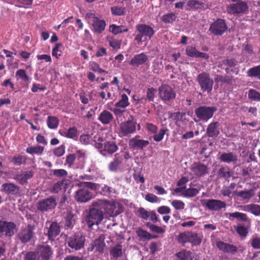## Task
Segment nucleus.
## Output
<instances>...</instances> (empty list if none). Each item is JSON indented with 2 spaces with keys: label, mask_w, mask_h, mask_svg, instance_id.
Returning a JSON list of instances; mask_svg holds the SVG:
<instances>
[{
  "label": "nucleus",
  "mask_w": 260,
  "mask_h": 260,
  "mask_svg": "<svg viewBox=\"0 0 260 260\" xmlns=\"http://www.w3.org/2000/svg\"><path fill=\"white\" fill-rule=\"evenodd\" d=\"M157 212L160 214H168L171 212V209L168 206H162L157 208Z\"/></svg>",
  "instance_id": "61"
},
{
  "label": "nucleus",
  "mask_w": 260,
  "mask_h": 260,
  "mask_svg": "<svg viewBox=\"0 0 260 260\" xmlns=\"http://www.w3.org/2000/svg\"><path fill=\"white\" fill-rule=\"evenodd\" d=\"M92 207L86 218V221L89 228L93 225L100 224L104 218L103 211L95 207Z\"/></svg>",
  "instance_id": "4"
},
{
  "label": "nucleus",
  "mask_w": 260,
  "mask_h": 260,
  "mask_svg": "<svg viewBox=\"0 0 260 260\" xmlns=\"http://www.w3.org/2000/svg\"><path fill=\"white\" fill-rule=\"evenodd\" d=\"M177 240L181 243H185L189 242V232H184L179 234L177 237Z\"/></svg>",
  "instance_id": "51"
},
{
  "label": "nucleus",
  "mask_w": 260,
  "mask_h": 260,
  "mask_svg": "<svg viewBox=\"0 0 260 260\" xmlns=\"http://www.w3.org/2000/svg\"><path fill=\"white\" fill-rule=\"evenodd\" d=\"M0 232L6 236H11L16 232V226L11 222L0 221Z\"/></svg>",
  "instance_id": "14"
},
{
  "label": "nucleus",
  "mask_w": 260,
  "mask_h": 260,
  "mask_svg": "<svg viewBox=\"0 0 260 260\" xmlns=\"http://www.w3.org/2000/svg\"><path fill=\"white\" fill-rule=\"evenodd\" d=\"M124 250L121 244H117L110 251V254L114 257L121 256L123 253Z\"/></svg>",
  "instance_id": "34"
},
{
  "label": "nucleus",
  "mask_w": 260,
  "mask_h": 260,
  "mask_svg": "<svg viewBox=\"0 0 260 260\" xmlns=\"http://www.w3.org/2000/svg\"><path fill=\"white\" fill-rule=\"evenodd\" d=\"M24 260H40L39 257H37V255L35 253L29 252L25 255Z\"/></svg>",
  "instance_id": "64"
},
{
  "label": "nucleus",
  "mask_w": 260,
  "mask_h": 260,
  "mask_svg": "<svg viewBox=\"0 0 260 260\" xmlns=\"http://www.w3.org/2000/svg\"><path fill=\"white\" fill-rule=\"evenodd\" d=\"M247 74L249 77H254L260 79V65L250 69Z\"/></svg>",
  "instance_id": "44"
},
{
  "label": "nucleus",
  "mask_w": 260,
  "mask_h": 260,
  "mask_svg": "<svg viewBox=\"0 0 260 260\" xmlns=\"http://www.w3.org/2000/svg\"><path fill=\"white\" fill-rule=\"evenodd\" d=\"M217 247L223 252H230L234 253L237 251V248L233 245H230L222 241H218L216 243Z\"/></svg>",
  "instance_id": "26"
},
{
  "label": "nucleus",
  "mask_w": 260,
  "mask_h": 260,
  "mask_svg": "<svg viewBox=\"0 0 260 260\" xmlns=\"http://www.w3.org/2000/svg\"><path fill=\"white\" fill-rule=\"evenodd\" d=\"M171 205L176 210H183L185 207L184 203L180 200H178L172 201L171 202Z\"/></svg>",
  "instance_id": "53"
},
{
  "label": "nucleus",
  "mask_w": 260,
  "mask_h": 260,
  "mask_svg": "<svg viewBox=\"0 0 260 260\" xmlns=\"http://www.w3.org/2000/svg\"><path fill=\"white\" fill-rule=\"evenodd\" d=\"M60 233V228L56 222H52L48 231L49 239L53 240Z\"/></svg>",
  "instance_id": "29"
},
{
  "label": "nucleus",
  "mask_w": 260,
  "mask_h": 260,
  "mask_svg": "<svg viewBox=\"0 0 260 260\" xmlns=\"http://www.w3.org/2000/svg\"><path fill=\"white\" fill-rule=\"evenodd\" d=\"M248 97L250 100L260 101V93L254 89H250L248 91Z\"/></svg>",
  "instance_id": "50"
},
{
  "label": "nucleus",
  "mask_w": 260,
  "mask_h": 260,
  "mask_svg": "<svg viewBox=\"0 0 260 260\" xmlns=\"http://www.w3.org/2000/svg\"><path fill=\"white\" fill-rule=\"evenodd\" d=\"M136 34L135 40L139 44L150 39L154 35V31L152 27L146 24H138L136 26Z\"/></svg>",
  "instance_id": "3"
},
{
  "label": "nucleus",
  "mask_w": 260,
  "mask_h": 260,
  "mask_svg": "<svg viewBox=\"0 0 260 260\" xmlns=\"http://www.w3.org/2000/svg\"><path fill=\"white\" fill-rule=\"evenodd\" d=\"M92 206L102 211L106 218L115 216L120 214V205L116 201L98 200L92 203Z\"/></svg>",
  "instance_id": "1"
},
{
  "label": "nucleus",
  "mask_w": 260,
  "mask_h": 260,
  "mask_svg": "<svg viewBox=\"0 0 260 260\" xmlns=\"http://www.w3.org/2000/svg\"><path fill=\"white\" fill-rule=\"evenodd\" d=\"M65 152V147L63 145H61L57 148H56L53 151L55 155L57 157L61 156Z\"/></svg>",
  "instance_id": "59"
},
{
  "label": "nucleus",
  "mask_w": 260,
  "mask_h": 260,
  "mask_svg": "<svg viewBox=\"0 0 260 260\" xmlns=\"http://www.w3.org/2000/svg\"><path fill=\"white\" fill-rule=\"evenodd\" d=\"M175 19V15L173 14H167L162 17V21L166 23H172Z\"/></svg>",
  "instance_id": "56"
},
{
  "label": "nucleus",
  "mask_w": 260,
  "mask_h": 260,
  "mask_svg": "<svg viewBox=\"0 0 260 260\" xmlns=\"http://www.w3.org/2000/svg\"><path fill=\"white\" fill-rule=\"evenodd\" d=\"M137 233L138 236L141 238H144L147 239H151L155 238V237L151 236L148 232L141 229L138 230Z\"/></svg>",
  "instance_id": "55"
},
{
  "label": "nucleus",
  "mask_w": 260,
  "mask_h": 260,
  "mask_svg": "<svg viewBox=\"0 0 260 260\" xmlns=\"http://www.w3.org/2000/svg\"><path fill=\"white\" fill-rule=\"evenodd\" d=\"M206 206L210 210H219L221 208H225L226 204L220 200L212 199L207 201Z\"/></svg>",
  "instance_id": "22"
},
{
  "label": "nucleus",
  "mask_w": 260,
  "mask_h": 260,
  "mask_svg": "<svg viewBox=\"0 0 260 260\" xmlns=\"http://www.w3.org/2000/svg\"><path fill=\"white\" fill-rule=\"evenodd\" d=\"M148 59V57L144 53H141L134 55L129 64L134 67H138L145 63Z\"/></svg>",
  "instance_id": "20"
},
{
  "label": "nucleus",
  "mask_w": 260,
  "mask_h": 260,
  "mask_svg": "<svg viewBox=\"0 0 260 260\" xmlns=\"http://www.w3.org/2000/svg\"><path fill=\"white\" fill-rule=\"evenodd\" d=\"M217 109L214 107L201 106L195 110V114L200 120L207 122L211 118Z\"/></svg>",
  "instance_id": "6"
},
{
  "label": "nucleus",
  "mask_w": 260,
  "mask_h": 260,
  "mask_svg": "<svg viewBox=\"0 0 260 260\" xmlns=\"http://www.w3.org/2000/svg\"><path fill=\"white\" fill-rule=\"evenodd\" d=\"M218 126L219 123L218 122H214L209 124L207 129V135L210 137L217 136L219 133Z\"/></svg>",
  "instance_id": "27"
},
{
  "label": "nucleus",
  "mask_w": 260,
  "mask_h": 260,
  "mask_svg": "<svg viewBox=\"0 0 260 260\" xmlns=\"http://www.w3.org/2000/svg\"><path fill=\"white\" fill-rule=\"evenodd\" d=\"M85 19L89 23L91 24L94 32L101 33L105 30L106 25L105 21L98 18L94 14L91 13L86 14Z\"/></svg>",
  "instance_id": "5"
},
{
  "label": "nucleus",
  "mask_w": 260,
  "mask_h": 260,
  "mask_svg": "<svg viewBox=\"0 0 260 260\" xmlns=\"http://www.w3.org/2000/svg\"><path fill=\"white\" fill-rule=\"evenodd\" d=\"M56 205V199L50 197L39 201L37 204V209L41 211H49L53 209Z\"/></svg>",
  "instance_id": "9"
},
{
  "label": "nucleus",
  "mask_w": 260,
  "mask_h": 260,
  "mask_svg": "<svg viewBox=\"0 0 260 260\" xmlns=\"http://www.w3.org/2000/svg\"><path fill=\"white\" fill-rule=\"evenodd\" d=\"M247 9V4L241 2L235 4H231L227 8V11L229 13L236 14L245 12Z\"/></svg>",
  "instance_id": "19"
},
{
  "label": "nucleus",
  "mask_w": 260,
  "mask_h": 260,
  "mask_svg": "<svg viewBox=\"0 0 260 260\" xmlns=\"http://www.w3.org/2000/svg\"><path fill=\"white\" fill-rule=\"evenodd\" d=\"M254 194V191L253 189L244 190L239 191L237 195L244 200H249Z\"/></svg>",
  "instance_id": "39"
},
{
  "label": "nucleus",
  "mask_w": 260,
  "mask_h": 260,
  "mask_svg": "<svg viewBox=\"0 0 260 260\" xmlns=\"http://www.w3.org/2000/svg\"><path fill=\"white\" fill-rule=\"evenodd\" d=\"M158 91L160 98L164 101H169L176 96L175 91L170 86L166 84L160 86Z\"/></svg>",
  "instance_id": "8"
},
{
  "label": "nucleus",
  "mask_w": 260,
  "mask_h": 260,
  "mask_svg": "<svg viewBox=\"0 0 260 260\" xmlns=\"http://www.w3.org/2000/svg\"><path fill=\"white\" fill-rule=\"evenodd\" d=\"M240 210L250 212L255 216L260 215V205L254 204H250L246 205L241 206Z\"/></svg>",
  "instance_id": "24"
},
{
  "label": "nucleus",
  "mask_w": 260,
  "mask_h": 260,
  "mask_svg": "<svg viewBox=\"0 0 260 260\" xmlns=\"http://www.w3.org/2000/svg\"><path fill=\"white\" fill-rule=\"evenodd\" d=\"M96 148L100 149L101 152L104 155L107 154L113 153L118 149L117 145L113 141L107 142L104 145L102 143H97Z\"/></svg>",
  "instance_id": "10"
},
{
  "label": "nucleus",
  "mask_w": 260,
  "mask_h": 260,
  "mask_svg": "<svg viewBox=\"0 0 260 260\" xmlns=\"http://www.w3.org/2000/svg\"><path fill=\"white\" fill-rule=\"evenodd\" d=\"M75 221V218L74 215L71 212L68 213L65 225L69 228H71L73 226Z\"/></svg>",
  "instance_id": "47"
},
{
  "label": "nucleus",
  "mask_w": 260,
  "mask_h": 260,
  "mask_svg": "<svg viewBox=\"0 0 260 260\" xmlns=\"http://www.w3.org/2000/svg\"><path fill=\"white\" fill-rule=\"evenodd\" d=\"M229 218L231 220V217H234L237 219L239 220L245 221L247 220V215L242 213H240L239 212H236L234 213H230L228 214Z\"/></svg>",
  "instance_id": "42"
},
{
  "label": "nucleus",
  "mask_w": 260,
  "mask_h": 260,
  "mask_svg": "<svg viewBox=\"0 0 260 260\" xmlns=\"http://www.w3.org/2000/svg\"><path fill=\"white\" fill-rule=\"evenodd\" d=\"M19 187L13 183H5L2 185V190L7 194H15L19 192Z\"/></svg>",
  "instance_id": "25"
},
{
  "label": "nucleus",
  "mask_w": 260,
  "mask_h": 260,
  "mask_svg": "<svg viewBox=\"0 0 260 260\" xmlns=\"http://www.w3.org/2000/svg\"><path fill=\"white\" fill-rule=\"evenodd\" d=\"M155 89L154 88H149L147 90V98L149 101H153L155 97Z\"/></svg>",
  "instance_id": "57"
},
{
  "label": "nucleus",
  "mask_w": 260,
  "mask_h": 260,
  "mask_svg": "<svg viewBox=\"0 0 260 260\" xmlns=\"http://www.w3.org/2000/svg\"><path fill=\"white\" fill-rule=\"evenodd\" d=\"M197 80L203 91L209 93L212 91L213 81L210 78L209 74L205 73L200 74L198 76Z\"/></svg>",
  "instance_id": "7"
},
{
  "label": "nucleus",
  "mask_w": 260,
  "mask_h": 260,
  "mask_svg": "<svg viewBox=\"0 0 260 260\" xmlns=\"http://www.w3.org/2000/svg\"><path fill=\"white\" fill-rule=\"evenodd\" d=\"M120 164V161L117 157L115 158L109 165V169L110 171L115 172L117 171Z\"/></svg>",
  "instance_id": "52"
},
{
  "label": "nucleus",
  "mask_w": 260,
  "mask_h": 260,
  "mask_svg": "<svg viewBox=\"0 0 260 260\" xmlns=\"http://www.w3.org/2000/svg\"><path fill=\"white\" fill-rule=\"evenodd\" d=\"M107 40L110 46L113 49L118 50L120 48L121 41L115 39L110 36L107 37Z\"/></svg>",
  "instance_id": "38"
},
{
  "label": "nucleus",
  "mask_w": 260,
  "mask_h": 260,
  "mask_svg": "<svg viewBox=\"0 0 260 260\" xmlns=\"http://www.w3.org/2000/svg\"><path fill=\"white\" fill-rule=\"evenodd\" d=\"M190 170L191 174L195 177H200L207 173L206 166L200 163L192 165Z\"/></svg>",
  "instance_id": "21"
},
{
  "label": "nucleus",
  "mask_w": 260,
  "mask_h": 260,
  "mask_svg": "<svg viewBox=\"0 0 260 260\" xmlns=\"http://www.w3.org/2000/svg\"><path fill=\"white\" fill-rule=\"evenodd\" d=\"M186 54L191 57H199L205 59H207L209 57L208 54L201 52L196 48V47L192 46H188L186 48Z\"/></svg>",
  "instance_id": "18"
},
{
  "label": "nucleus",
  "mask_w": 260,
  "mask_h": 260,
  "mask_svg": "<svg viewBox=\"0 0 260 260\" xmlns=\"http://www.w3.org/2000/svg\"><path fill=\"white\" fill-rule=\"evenodd\" d=\"M227 29L225 21L222 19H218L212 24L210 27V30L216 35H222Z\"/></svg>",
  "instance_id": "12"
},
{
  "label": "nucleus",
  "mask_w": 260,
  "mask_h": 260,
  "mask_svg": "<svg viewBox=\"0 0 260 260\" xmlns=\"http://www.w3.org/2000/svg\"><path fill=\"white\" fill-rule=\"evenodd\" d=\"M251 245L255 249H260V237H256L253 238Z\"/></svg>",
  "instance_id": "63"
},
{
  "label": "nucleus",
  "mask_w": 260,
  "mask_h": 260,
  "mask_svg": "<svg viewBox=\"0 0 260 260\" xmlns=\"http://www.w3.org/2000/svg\"><path fill=\"white\" fill-rule=\"evenodd\" d=\"M63 136L69 138L76 137L78 136L77 129L75 127H70L67 131L64 132Z\"/></svg>",
  "instance_id": "48"
},
{
  "label": "nucleus",
  "mask_w": 260,
  "mask_h": 260,
  "mask_svg": "<svg viewBox=\"0 0 260 260\" xmlns=\"http://www.w3.org/2000/svg\"><path fill=\"white\" fill-rule=\"evenodd\" d=\"M129 105L128 98L125 94H122L120 100L115 104V106L124 108Z\"/></svg>",
  "instance_id": "41"
},
{
  "label": "nucleus",
  "mask_w": 260,
  "mask_h": 260,
  "mask_svg": "<svg viewBox=\"0 0 260 260\" xmlns=\"http://www.w3.org/2000/svg\"><path fill=\"white\" fill-rule=\"evenodd\" d=\"M15 77L17 80H21L23 82H28L29 81L28 76L26 74V71L23 69H19L16 72Z\"/></svg>",
  "instance_id": "35"
},
{
  "label": "nucleus",
  "mask_w": 260,
  "mask_h": 260,
  "mask_svg": "<svg viewBox=\"0 0 260 260\" xmlns=\"http://www.w3.org/2000/svg\"><path fill=\"white\" fill-rule=\"evenodd\" d=\"M89 68L92 71L95 72H98L99 73H107V72L101 69L100 66L97 63L94 61L89 62Z\"/></svg>",
  "instance_id": "54"
},
{
  "label": "nucleus",
  "mask_w": 260,
  "mask_h": 260,
  "mask_svg": "<svg viewBox=\"0 0 260 260\" xmlns=\"http://www.w3.org/2000/svg\"><path fill=\"white\" fill-rule=\"evenodd\" d=\"M34 227L30 225L21 230L18 234V237L23 242H28L33 236Z\"/></svg>",
  "instance_id": "17"
},
{
  "label": "nucleus",
  "mask_w": 260,
  "mask_h": 260,
  "mask_svg": "<svg viewBox=\"0 0 260 260\" xmlns=\"http://www.w3.org/2000/svg\"><path fill=\"white\" fill-rule=\"evenodd\" d=\"M52 253L50 247L44 245L39 247L37 254L40 260H49Z\"/></svg>",
  "instance_id": "23"
},
{
  "label": "nucleus",
  "mask_w": 260,
  "mask_h": 260,
  "mask_svg": "<svg viewBox=\"0 0 260 260\" xmlns=\"http://www.w3.org/2000/svg\"><path fill=\"white\" fill-rule=\"evenodd\" d=\"M78 186L81 188L76 192L75 198L79 202H86L90 200L92 195L89 190H96L99 188L98 184L90 182L78 184Z\"/></svg>",
  "instance_id": "2"
},
{
  "label": "nucleus",
  "mask_w": 260,
  "mask_h": 260,
  "mask_svg": "<svg viewBox=\"0 0 260 260\" xmlns=\"http://www.w3.org/2000/svg\"><path fill=\"white\" fill-rule=\"evenodd\" d=\"M85 239L83 237L75 235L70 237L68 241V245L72 248L78 250L82 248L84 244Z\"/></svg>",
  "instance_id": "11"
},
{
  "label": "nucleus",
  "mask_w": 260,
  "mask_h": 260,
  "mask_svg": "<svg viewBox=\"0 0 260 260\" xmlns=\"http://www.w3.org/2000/svg\"><path fill=\"white\" fill-rule=\"evenodd\" d=\"M201 188L199 186L193 187L191 184H190V187L186 189L185 187H180L175 189L177 192H182L183 196L185 197H192L196 196L200 190Z\"/></svg>",
  "instance_id": "16"
},
{
  "label": "nucleus",
  "mask_w": 260,
  "mask_h": 260,
  "mask_svg": "<svg viewBox=\"0 0 260 260\" xmlns=\"http://www.w3.org/2000/svg\"><path fill=\"white\" fill-rule=\"evenodd\" d=\"M111 13L113 15L121 16L125 13V8L122 7L114 6L111 8Z\"/></svg>",
  "instance_id": "49"
},
{
  "label": "nucleus",
  "mask_w": 260,
  "mask_h": 260,
  "mask_svg": "<svg viewBox=\"0 0 260 260\" xmlns=\"http://www.w3.org/2000/svg\"><path fill=\"white\" fill-rule=\"evenodd\" d=\"M236 231L241 236L246 237L248 234V229L241 225L237 226Z\"/></svg>",
  "instance_id": "58"
},
{
  "label": "nucleus",
  "mask_w": 260,
  "mask_h": 260,
  "mask_svg": "<svg viewBox=\"0 0 260 260\" xmlns=\"http://www.w3.org/2000/svg\"><path fill=\"white\" fill-rule=\"evenodd\" d=\"M44 150V147L40 145L35 147H29L26 149V152L31 154H37L41 155Z\"/></svg>",
  "instance_id": "36"
},
{
  "label": "nucleus",
  "mask_w": 260,
  "mask_h": 260,
  "mask_svg": "<svg viewBox=\"0 0 260 260\" xmlns=\"http://www.w3.org/2000/svg\"><path fill=\"white\" fill-rule=\"evenodd\" d=\"M145 200L150 203H157L159 201L158 198L152 193H148L145 196Z\"/></svg>",
  "instance_id": "60"
},
{
  "label": "nucleus",
  "mask_w": 260,
  "mask_h": 260,
  "mask_svg": "<svg viewBox=\"0 0 260 260\" xmlns=\"http://www.w3.org/2000/svg\"><path fill=\"white\" fill-rule=\"evenodd\" d=\"M113 119V116L110 112L104 110L100 114L98 119L104 124L110 123Z\"/></svg>",
  "instance_id": "28"
},
{
  "label": "nucleus",
  "mask_w": 260,
  "mask_h": 260,
  "mask_svg": "<svg viewBox=\"0 0 260 260\" xmlns=\"http://www.w3.org/2000/svg\"><path fill=\"white\" fill-rule=\"evenodd\" d=\"M33 176L31 171L24 172L17 175L16 178L21 184H24L27 182V180L31 178Z\"/></svg>",
  "instance_id": "32"
},
{
  "label": "nucleus",
  "mask_w": 260,
  "mask_h": 260,
  "mask_svg": "<svg viewBox=\"0 0 260 260\" xmlns=\"http://www.w3.org/2000/svg\"><path fill=\"white\" fill-rule=\"evenodd\" d=\"M149 144V142L140 138L139 136H136L129 141V146L133 149H143Z\"/></svg>",
  "instance_id": "13"
},
{
  "label": "nucleus",
  "mask_w": 260,
  "mask_h": 260,
  "mask_svg": "<svg viewBox=\"0 0 260 260\" xmlns=\"http://www.w3.org/2000/svg\"><path fill=\"white\" fill-rule=\"evenodd\" d=\"M61 189H63L61 181H58L57 183L53 184L51 191L54 193H57L60 191Z\"/></svg>",
  "instance_id": "62"
},
{
  "label": "nucleus",
  "mask_w": 260,
  "mask_h": 260,
  "mask_svg": "<svg viewBox=\"0 0 260 260\" xmlns=\"http://www.w3.org/2000/svg\"><path fill=\"white\" fill-rule=\"evenodd\" d=\"M136 128V123L132 120L122 122L120 125V133L123 136L134 133Z\"/></svg>",
  "instance_id": "15"
},
{
  "label": "nucleus",
  "mask_w": 260,
  "mask_h": 260,
  "mask_svg": "<svg viewBox=\"0 0 260 260\" xmlns=\"http://www.w3.org/2000/svg\"><path fill=\"white\" fill-rule=\"evenodd\" d=\"M105 246L106 245L104 242V238L100 236L99 238L96 239L94 241L93 244H92L91 250L95 248V250L100 252H103L104 251Z\"/></svg>",
  "instance_id": "31"
},
{
  "label": "nucleus",
  "mask_w": 260,
  "mask_h": 260,
  "mask_svg": "<svg viewBox=\"0 0 260 260\" xmlns=\"http://www.w3.org/2000/svg\"><path fill=\"white\" fill-rule=\"evenodd\" d=\"M202 242V238L197 233L189 232V241L194 245H198Z\"/></svg>",
  "instance_id": "40"
},
{
  "label": "nucleus",
  "mask_w": 260,
  "mask_h": 260,
  "mask_svg": "<svg viewBox=\"0 0 260 260\" xmlns=\"http://www.w3.org/2000/svg\"><path fill=\"white\" fill-rule=\"evenodd\" d=\"M62 53V44L61 43H56L53 48L52 55L56 58H59Z\"/></svg>",
  "instance_id": "46"
},
{
  "label": "nucleus",
  "mask_w": 260,
  "mask_h": 260,
  "mask_svg": "<svg viewBox=\"0 0 260 260\" xmlns=\"http://www.w3.org/2000/svg\"><path fill=\"white\" fill-rule=\"evenodd\" d=\"M47 124L49 128L55 129L58 127L59 120L56 117L50 116L48 117Z\"/></svg>",
  "instance_id": "37"
},
{
  "label": "nucleus",
  "mask_w": 260,
  "mask_h": 260,
  "mask_svg": "<svg viewBox=\"0 0 260 260\" xmlns=\"http://www.w3.org/2000/svg\"><path fill=\"white\" fill-rule=\"evenodd\" d=\"M128 30V28L123 25L117 26L115 24H112L109 26L110 31L115 35L123 32H127Z\"/></svg>",
  "instance_id": "33"
},
{
  "label": "nucleus",
  "mask_w": 260,
  "mask_h": 260,
  "mask_svg": "<svg viewBox=\"0 0 260 260\" xmlns=\"http://www.w3.org/2000/svg\"><path fill=\"white\" fill-rule=\"evenodd\" d=\"M177 256L181 260H192L191 253L186 250H182L177 254Z\"/></svg>",
  "instance_id": "45"
},
{
  "label": "nucleus",
  "mask_w": 260,
  "mask_h": 260,
  "mask_svg": "<svg viewBox=\"0 0 260 260\" xmlns=\"http://www.w3.org/2000/svg\"><path fill=\"white\" fill-rule=\"evenodd\" d=\"M220 159L221 161L226 163L236 162L237 160V156L233 152H225L221 154Z\"/></svg>",
  "instance_id": "30"
},
{
  "label": "nucleus",
  "mask_w": 260,
  "mask_h": 260,
  "mask_svg": "<svg viewBox=\"0 0 260 260\" xmlns=\"http://www.w3.org/2000/svg\"><path fill=\"white\" fill-rule=\"evenodd\" d=\"M166 130L164 128H160L156 131V133L153 134V138L155 142H160L164 137Z\"/></svg>",
  "instance_id": "43"
}]
</instances>
